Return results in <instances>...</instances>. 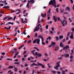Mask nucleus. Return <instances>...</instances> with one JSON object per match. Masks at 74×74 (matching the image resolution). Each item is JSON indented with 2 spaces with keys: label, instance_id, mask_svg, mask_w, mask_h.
Returning a JSON list of instances; mask_svg holds the SVG:
<instances>
[{
  "label": "nucleus",
  "instance_id": "f257e3e1",
  "mask_svg": "<svg viewBox=\"0 0 74 74\" xmlns=\"http://www.w3.org/2000/svg\"><path fill=\"white\" fill-rule=\"evenodd\" d=\"M49 5H52L53 7H54V8H56V1H55V0H51L49 2Z\"/></svg>",
  "mask_w": 74,
  "mask_h": 74
},
{
  "label": "nucleus",
  "instance_id": "f03ea898",
  "mask_svg": "<svg viewBox=\"0 0 74 74\" xmlns=\"http://www.w3.org/2000/svg\"><path fill=\"white\" fill-rule=\"evenodd\" d=\"M67 21L64 20L62 21V25L63 26H64L65 25H66L67 23Z\"/></svg>",
  "mask_w": 74,
  "mask_h": 74
},
{
  "label": "nucleus",
  "instance_id": "7ed1b4c3",
  "mask_svg": "<svg viewBox=\"0 0 74 74\" xmlns=\"http://www.w3.org/2000/svg\"><path fill=\"white\" fill-rule=\"evenodd\" d=\"M40 29V27H38V25H37L36 27L34 28V32H36V31H38Z\"/></svg>",
  "mask_w": 74,
  "mask_h": 74
},
{
  "label": "nucleus",
  "instance_id": "20e7f679",
  "mask_svg": "<svg viewBox=\"0 0 74 74\" xmlns=\"http://www.w3.org/2000/svg\"><path fill=\"white\" fill-rule=\"evenodd\" d=\"M37 63L39 66H41L43 69L45 68L44 65H43V64H42L40 63L39 62H37Z\"/></svg>",
  "mask_w": 74,
  "mask_h": 74
},
{
  "label": "nucleus",
  "instance_id": "39448f33",
  "mask_svg": "<svg viewBox=\"0 0 74 74\" xmlns=\"http://www.w3.org/2000/svg\"><path fill=\"white\" fill-rule=\"evenodd\" d=\"M30 3V1H27V3L26 5L27 7V8H29V4Z\"/></svg>",
  "mask_w": 74,
  "mask_h": 74
},
{
  "label": "nucleus",
  "instance_id": "423d86ee",
  "mask_svg": "<svg viewBox=\"0 0 74 74\" xmlns=\"http://www.w3.org/2000/svg\"><path fill=\"white\" fill-rule=\"evenodd\" d=\"M69 48V45H67V46L64 47L63 49V50L64 51V50H66V49H68V48Z\"/></svg>",
  "mask_w": 74,
  "mask_h": 74
},
{
  "label": "nucleus",
  "instance_id": "0eeeda50",
  "mask_svg": "<svg viewBox=\"0 0 74 74\" xmlns=\"http://www.w3.org/2000/svg\"><path fill=\"white\" fill-rule=\"evenodd\" d=\"M51 44L53 45V47H55V45L56 44V43L53 42H51Z\"/></svg>",
  "mask_w": 74,
  "mask_h": 74
},
{
  "label": "nucleus",
  "instance_id": "6e6552de",
  "mask_svg": "<svg viewBox=\"0 0 74 74\" xmlns=\"http://www.w3.org/2000/svg\"><path fill=\"white\" fill-rule=\"evenodd\" d=\"M40 40L39 39H36V43L37 44H40Z\"/></svg>",
  "mask_w": 74,
  "mask_h": 74
},
{
  "label": "nucleus",
  "instance_id": "1a4fd4ad",
  "mask_svg": "<svg viewBox=\"0 0 74 74\" xmlns=\"http://www.w3.org/2000/svg\"><path fill=\"white\" fill-rule=\"evenodd\" d=\"M51 8H50L49 10V11L47 12V14H48V13H49V14L47 15L48 16H49V14L51 13Z\"/></svg>",
  "mask_w": 74,
  "mask_h": 74
},
{
  "label": "nucleus",
  "instance_id": "9d476101",
  "mask_svg": "<svg viewBox=\"0 0 74 74\" xmlns=\"http://www.w3.org/2000/svg\"><path fill=\"white\" fill-rule=\"evenodd\" d=\"M59 66L56 65L55 66H54V68L57 70H58V67H59Z\"/></svg>",
  "mask_w": 74,
  "mask_h": 74
},
{
  "label": "nucleus",
  "instance_id": "9b49d317",
  "mask_svg": "<svg viewBox=\"0 0 74 74\" xmlns=\"http://www.w3.org/2000/svg\"><path fill=\"white\" fill-rule=\"evenodd\" d=\"M41 16L42 17H43V18H44L46 16V13H45L44 15V14H43V13H42L41 14Z\"/></svg>",
  "mask_w": 74,
  "mask_h": 74
},
{
  "label": "nucleus",
  "instance_id": "f8f14e48",
  "mask_svg": "<svg viewBox=\"0 0 74 74\" xmlns=\"http://www.w3.org/2000/svg\"><path fill=\"white\" fill-rule=\"evenodd\" d=\"M68 10L69 11H70V8L69 7H66V10Z\"/></svg>",
  "mask_w": 74,
  "mask_h": 74
},
{
  "label": "nucleus",
  "instance_id": "ddd939ff",
  "mask_svg": "<svg viewBox=\"0 0 74 74\" xmlns=\"http://www.w3.org/2000/svg\"><path fill=\"white\" fill-rule=\"evenodd\" d=\"M60 46L61 47H63V43L62 42H60Z\"/></svg>",
  "mask_w": 74,
  "mask_h": 74
},
{
  "label": "nucleus",
  "instance_id": "4468645a",
  "mask_svg": "<svg viewBox=\"0 0 74 74\" xmlns=\"http://www.w3.org/2000/svg\"><path fill=\"white\" fill-rule=\"evenodd\" d=\"M37 55L38 57H41L42 55L41 53H38Z\"/></svg>",
  "mask_w": 74,
  "mask_h": 74
},
{
  "label": "nucleus",
  "instance_id": "2eb2a0df",
  "mask_svg": "<svg viewBox=\"0 0 74 74\" xmlns=\"http://www.w3.org/2000/svg\"><path fill=\"white\" fill-rule=\"evenodd\" d=\"M70 38H71V39H73L74 38L73 37V34H72L71 36H70Z\"/></svg>",
  "mask_w": 74,
  "mask_h": 74
},
{
  "label": "nucleus",
  "instance_id": "dca6fc26",
  "mask_svg": "<svg viewBox=\"0 0 74 74\" xmlns=\"http://www.w3.org/2000/svg\"><path fill=\"white\" fill-rule=\"evenodd\" d=\"M38 38H41V39H42V38H42V36L39 35L38 36Z\"/></svg>",
  "mask_w": 74,
  "mask_h": 74
},
{
  "label": "nucleus",
  "instance_id": "f3484780",
  "mask_svg": "<svg viewBox=\"0 0 74 74\" xmlns=\"http://www.w3.org/2000/svg\"><path fill=\"white\" fill-rule=\"evenodd\" d=\"M56 48L54 49V51H57L59 49V47L58 46H57L56 47Z\"/></svg>",
  "mask_w": 74,
  "mask_h": 74
},
{
  "label": "nucleus",
  "instance_id": "a211bd4d",
  "mask_svg": "<svg viewBox=\"0 0 74 74\" xmlns=\"http://www.w3.org/2000/svg\"><path fill=\"white\" fill-rule=\"evenodd\" d=\"M60 63V61H59L58 62H57V64L58 66H60L59 65V64Z\"/></svg>",
  "mask_w": 74,
  "mask_h": 74
},
{
  "label": "nucleus",
  "instance_id": "6ab92c4d",
  "mask_svg": "<svg viewBox=\"0 0 74 74\" xmlns=\"http://www.w3.org/2000/svg\"><path fill=\"white\" fill-rule=\"evenodd\" d=\"M30 1V3H34V2H35V1L34 0H31Z\"/></svg>",
  "mask_w": 74,
  "mask_h": 74
},
{
  "label": "nucleus",
  "instance_id": "aec40b11",
  "mask_svg": "<svg viewBox=\"0 0 74 74\" xmlns=\"http://www.w3.org/2000/svg\"><path fill=\"white\" fill-rule=\"evenodd\" d=\"M13 19V18L10 17H9V18L8 19V21H10V20H11V19Z\"/></svg>",
  "mask_w": 74,
  "mask_h": 74
},
{
  "label": "nucleus",
  "instance_id": "412c9836",
  "mask_svg": "<svg viewBox=\"0 0 74 74\" xmlns=\"http://www.w3.org/2000/svg\"><path fill=\"white\" fill-rule=\"evenodd\" d=\"M69 54H67L66 55L65 58H69Z\"/></svg>",
  "mask_w": 74,
  "mask_h": 74
},
{
  "label": "nucleus",
  "instance_id": "4be33fe9",
  "mask_svg": "<svg viewBox=\"0 0 74 74\" xmlns=\"http://www.w3.org/2000/svg\"><path fill=\"white\" fill-rule=\"evenodd\" d=\"M4 8H10V6H4L3 7Z\"/></svg>",
  "mask_w": 74,
  "mask_h": 74
},
{
  "label": "nucleus",
  "instance_id": "5701e85b",
  "mask_svg": "<svg viewBox=\"0 0 74 74\" xmlns=\"http://www.w3.org/2000/svg\"><path fill=\"white\" fill-rule=\"evenodd\" d=\"M13 68H14V66H10L8 67L9 69H12Z\"/></svg>",
  "mask_w": 74,
  "mask_h": 74
},
{
  "label": "nucleus",
  "instance_id": "b1692460",
  "mask_svg": "<svg viewBox=\"0 0 74 74\" xmlns=\"http://www.w3.org/2000/svg\"><path fill=\"white\" fill-rule=\"evenodd\" d=\"M35 55L36 56V58H38V57H37V56H38L37 55H38V53H37V52H35Z\"/></svg>",
  "mask_w": 74,
  "mask_h": 74
},
{
  "label": "nucleus",
  "instance_id": "393cba45",
  "mask_svg": "<svg viewBox=\"0 0 74 74\" xmlns=\"http://www.w3.org/2000/svg\"><path fill=\"white\" fill-rule=\"evenodd\" d=\"M47 66H48V67H49V68H51V67H52V66H50L49 64V63H48L47 64Z\"/></svg>",
  "mask_w": 74,
  "mask_h": 74
},
{
  "label": "nucleus",
  "instance_id": "a878e982",
  "mask_svg": "<svg viewBox=\"0 0 74 74\" xmlns=\"http://www.w3.org/2000/svg\"><path fill=\"white\" fill-rule=\"evenodd\" d=\"M34 49H36L38 51H39V49H38V48L37 47H34Z\"/></svg>",
  "mask_w": 74,
  "mask_h": 74
},
{
  "label": "nucleus",
  "instance_id": "bb28decb",
  "mask_svg": "<svg viewBox=\"0 0 74 74\" xmlns=\"http://www.w3.org/2000/svg\"><path fill=\"white\" fill-rule=\"evenodd\" d=\"M63 38V36H59L60 39H62V38Z\"/></svg>",
  "mask_w": 74,
  "mask_h": 74
},
{
  "label": "nucleus",
  "instance_id": "cd10ccee",
  "mask_svg": "<svg viewBox=\"0 0 74 74\" xmlns=\"http://www.w3.org/2000/svg\"><path fill=\"white\" fill-rule=\"evenodd\" d=\"M70 32H68V33L67 34V37H69V36H70Z\"/></svg>",
  "mask_w": 74,
  "mask_h": 74
},
{
  "label": "nucleus",
  "instance_id": "c85d7f7f",
  "mask_svg": "<svg viewBox=\"0 0 74 74\" xmlns=\"http://www.w3.org/2000/svg\"><path fill=\"white\" fill-rule=\"evenodd\" d=\"M23 46H24V45H21V47L18 48V49H21V48H22V47H23Z\"/></svg>",
  "mask_w": 74,
  "mask_h": 74
},
{
  "label": "nucleus",
  "instance_id": "c756f323",
  "mask_svg": "<svg viewBox=\"0 0 74 74\" xmlns=\"http://www.w3.org/2000/svg\"><path fill=\"white\" fill-rule=\"evenodd\" d=\"M62 74H65V71H62Z\"/></svg>",
  "mask_w": 74,
  "mask_h": 74
},
{
  "label": "nucleus",
  "instance_id": "7c9ffc66",
  "mask_svg": "<svg viewBox=\"0 0 74 74\" xmlns=\"http://www.w3.org/2000/svg\"><path fill=\"white\" fill-rule=\"evenodd\" d=\"M58 10L59 9H58V8H56V11L57 12H59V11H58Z\"/></svg>",
  "mask_w": 74,
  "mask_h": 74
},
{
  "label": "nucleus",
  "instance_id": "2f4dec72",
  "mask_svg": "<svg viewBox=\"0 0 74 74\" xmlns=\"http://www.w3.org/2000/svg\"><path fill=\"white\" fill-rule=\"evenodd\" d=\"M7 18H8V16H6L3 19V20H5L7 19Z\"/></svg>",
  "mask_w": 74,
  "mask_h": 74
},
{
  "label": "nucleus",
  "instance_id": "473e14b6",
  "mask_svg": "<svg viewBox=\"0 0 74 74\" xmlns=\"http://www.w3.org/2000/svg\"><path fill=\"white\" fill-rule=\"evenodd\" d=\"M55 38H56V40L57 41H58L59 37H57V36H56V37H55Z\"/></svg>",
  "mask_w": 74,
  "mask_h": 74
},
{
  "label": "nucleus",
  "instance_id": "72a5a7b5",
  "mask_svg": "<svg viewBox=\"0 0 74 74\" xmlns=\"http://www.w3.org/2000/svg\"><path fill=\"white\" fill-rule=\"evenodd\" d=\"M36 39H35L33 41V43H36Z\"/></svg>",
  "mask_w": 74,
  "mask_h": 74
},
{
  "label": "nucleus",
  "instance_id": "f704fd0d",
  "mask_svg": "<svg viewBox=\"0 0 74 74\" xmlns=\"http://www.w3.org/2000/svg\"><path fill=\"white\" fill-rule=\"evenodd\" d=\"M14 64H19V63L18 62H14Z\"/></svg>",
  "mask_w": 74,
  "mask_h": 74
},
{
  "label": "nucleus",
  "instance_id": "c9c22d12",
  "mask_svg": "<svg viewBox=\"0 0 74 74\" xmlns=\"http://www.w3.org/2000/svg\"><path fill=\"white\" fill-rule=\"evenodd\" d=\"M63 14L65 15L66 14H68V13L67 12H65L63 13Z\"/></svg>",
  "mask_w": 74,
  "mask_h": 74
},
{
  "label": "nucleus",
  "instance_id": "e433bc0d",
  "mask_svg": "<svg viewBox=\"0 0 74 74\" xmlns=\"http://www.w3.org/2000/svg\"><path fill=\"white\" fill-rule=\"evenodd\" d=\"M27 21H24L22 22V23H27Z\"/></svg>",
  "mask_w": 74,
  "mask_h": 74
},
{
  "label": "nucleus",
  "instance_id": "4c0bfd02",
  "mask_svg": "<svg viewBox=\"0 0 74 74\" xmlns=\"http://www.w3.org/2000/svg\"><path fill=\"white\" fill-rule=\"evenodd\" d=\"M14 70L15 71H17V68L16 67H15L14 68Z\"/></svg>",
  "mask_w": 74,
  "mask_h": 74
},
{
  "label": "nucleus",
  "instance_id": "58836bf2",
  "mask_svg": "<svg viewBox=\"0 0 74 74\" xmlns=\"http://www.w3.org/2000/svg\"><path fill=\"white\" fill-rule=\"evenodd\" d=\"M14 51H15V53H16L17 52V50H16V49H14Z\"/></svg>",
  "mask_w": 74,
  "mask_h": 74
},
{
  "label": "nucleus",
  "instance_id": "ea45409f",
  "mask_svg": "<svg viewBox=\"0 0 74 74\" xmlns=\"http://www.w3.org/2000/svg\"><path fill=\"white\" fill-rule=\"evenodd\" d=\"M25 32H26V30H25L23 32V34H24L25 35H26V33Z\"/></svg>",
  "mask_w": 74,
  "mask_h": 74
},
{
  "label": "nucleus",
  "instance_id": "a19ab883",
  "mask_svg": "<svg viewBox=\"0 0 74 74\" xmlns=\"http://www.w3.org/2000/svg\"><path fill=\"white\" fill-rule=\"evenodd\" d=\"M35 63H33L32 64H31V67H32V66H33L34 65Z\"/></svg>",
  "mask_w": 74,
  "mask_h": 74
},
{
  "label": "nucleus",
  "instance_id": "79ce46f5",
  "mask_svg": "<svg viewBox=\"0 0 74 74\" xmlns=\"http://www.w3.org/2000/svg\"><path fill=\"white\" fill-rule=\"evenodd\" d=\"M54 19V22H56V21H57V18H56Z\"/></svg>",
  "mask_w": 74,
  "mask_h": 74
},
{
  "label": "nucleus",
  "instance_id": "37998d69",
  "mask_svg": "<svg viewBox=\"0 0 74 74\" xmlns=\"http://www.w3.org/2000/svg\"><path fill=\"white\" fill-rule=\"evenodd\" d=\"M57 18L58 21H60V18L59 17H58Z\"/></svg>",
  "mask_w": 74,
  "mask_h": 74
},
{
  "label": "nucleus",
  "instance_id": "c03bdc74",
  "mask_svg": "<svg viewBox=\"0 0 74 74\" xmlns=\"http://www.w3.org/2000/svg\"><path fill=\"white\" fill-rule=\"evenodd\" d=\"M46 29H48V25H47L46 26Z\"/></svg>",
  "mask_w": 74,
  "mask_h": 74
},
{
  "label": "nucleus",
  "instance_id": "a18cd8bd",
  "mask_svg": "<svg viewBox=\"0 0 74 74\" xmlns=\"http://www.w3.org/2000/svg\"><path fill=\"white\" fill-rule=\"evenodd\" d=\"M32 42V40H30L28 41V43H30V42Z\"/></svg>",
  "mask_w": 74,
  "mask_h": 74
},
{
  "label": "nucleus",
  "instance_id": "49530a36",
  "mask_svg": "<svg viewBox=\"0 0 74 74\" xmlns=\"http://www.w3.org/2000/svg\"><path fill=\"white\" fill-rule=\"evenodd\" d=\"M64 11V10H62L60 11V12H61V13H63V12Z\"/></svg>",
  "mask_w": 74,
  "mask_h": 74
},
{
  "label": "nucleus",
  "instance_id": "de8ad7c7",
  "mask_svg": "<svg viewBox=\"0 0 74 74\" xmlns=\"http://www.w3.org/2000/svg\"><path fill=\"white\" fill-rule=\"evenodd\" d=\"M70 59H73V56H71L70 57Z\"/></svg>",
  "mask_w": 74,
  "mask_h": 74
},
{
  "label": "nucleus",
  "instance_id": "09e8293b",
  "mask_svg": "<svg viewBox=\"0 0 74 74\" xmlns=\"http://www.w3.org/2000/svg\"><path fill=\"white\" fill-rule=\"evenodd\" d=\"M5 53H1V55H4Z\"/></svg>",
  "mask_w": 74,
  "mask_h": 74
},
{
  "label": "nucleus",
  "instance_id": "8fccbe9b",
  "mask_svg": "<svg viewBox=\"0 0 74 74\" xmlns=\"http://www.w3.org/2000/svg\"><path fill=\"white\" fill-rule=\"evenodd\" d=\"M21 12V11L20 10L19 12H17L16 13V14H19V13H20V12Z\"/></svg>",
  "mask_w": 74,
  "mask_h": 74
},
{
  "label": "nucleus",
  "instance_id": "3c124183",
  "mask_svg": "<svg viewBox=\"0 0 74 74\" xmlns=\"http://www.w3.org/2000/svg\"><path fill=\"white\" fill-rule=\"evenodd\" d=\"M15 12V11H14V10H12L11 11V12H12V13Z\"/></svg>",
  "mask_w": 74,
  "mask_h": 74
},
{
  "label": "nucleus",
  "instance_id": "603ef678",
  "mask_svg": "<svg viewBox=\"0 0 74 74\" xmlns=\"http://www.w3.org/2000/svg\"><path fill=\"white\" fill-rule=\"evenodd\" d=\"M69 21H70V22H72V21H71V18H69Z\"/></svg>",
  "mask_w": 74,
  "mask_h": 74
},
{
  "label": "nucleus",
  "instance_id": "864d4df0",
  "mask_svg": "<svg viewBox=\"0 0 74 74\" xmlns=\"http://www.w3.org/2000/svg\"><path fill=\"white\" fill-rule=\"evenodd\" d=\"M3 5H4V4L0 3V6H3Z\"/></svg>",
  "mask_w": 74,
  "mask_h": 74
},
{
  "label": "nucleus",
  "instance_id": "5fc2aeb1",
  "mask_svg": "<svg viewBox=\"0 0 74 74\" xmlns=\"http://www.w3.org/2000/svg\"><path fill=\"white\" fill-rule=\"evenodd\" d=\"M71 31H72V32H74V28H73L71 29Z\"/></svg>",
  "mask_w": 74,
  "mask_h": 74
},
{
  "label": "nucleus",
  "instance_id": "6e6d98bb",
  "mask_svg": "<svg viewBox=\"0 0 74 74\" xmlns=\"http://www.w3.org/2000/svg\"><path fill=\"white\" fill-rule=\"evenodd\" d=\"M52 47V45L51 44L49 46V47L50 48V47Z\"/></svg>",
  "mask_w": 74,
  "mask_h": 74
},
{
  "label": "nucleus",
  "instance_id": "4d7b16f0",
  "mask_svg": "<svg viewBox=\"0 0 74 74\" xmlns=\"http://www.w3.org/2000/svg\"><path fill=\"white\" fill-rule=\"evenodd\" d=\"M73 52H74V51L73 50H71V53H73Z\"/></svg>",
  "mask_w": 74,
  "mask_h": 74
},
{
  "label": "nucleus",
  "instance_id": "13d9d810",
  "mask_svg": "<svg viewBox=\"0 0 74 74\" xmlns=\"http://www.w3.org/2000/svg\"><path fill=\"white\" fill-rule=\"evenodd\" d=\"M50 33L51 34H53V32H52V31H50Z\"/></svg>",
  "mask_w": 74,
  "mask_h": 74
},
{
  "label": "nucleus",
  "instance_id": "bf43d9fd",
  "mask_svg": "<svg viewBox=\"0 0 74 74\" xmlns=\"http://www.w3.org/2000/svg\"><path fill=\"white\" fill-rule=\"evenodd\" d=\"M16 18V16H15L14 17V18H13V21H14V20H15Z\"/></svg>",
  "mask_w": 74,
  "mask_h": 74
},
{
  "label": "nucleus",
  "instance_id": "052dcab7",
  "mask_svg": "<svg viewBox=\"0 0 74 74\" xmlns=\"http://www.w3.org/2000/svg\"><path fill=\"white\" fill-rule=\"evenodd\" d=\"M41 40H42V42L44 41V39H43V38L41 39Z\"/></svg>",
  "mask_w": 74,
  "mask_h": 74
},
{
  "label": "nucleus",
  "instance_id": "680f3d73",
  "mask_svg": "<svg viewBox=\"0 0 74 74\" xmlns=\"http://www.w3.org/2000/svg\"><path fill=\"white\" fill-rule=\"evenodd\" d=\"M42 45H45V43H44V42H42Z\"/></svg>",
  "mask_w": 74,
  "mask_h": 74
},
{
  "label": "nucleus",
  "instance_id": "e2e57ef3",
  "mask_svg": "<svg viewBox=\"0 0 74 74\" xmlns=\"http://www.w3.org/2000/svg\"><path fill=\"white\" fill-rule=\"evenodd\" d=\"M71 42V41L70 40H69L68 42V44H70Z\"/></svg>",
  "mask_w": 74,
  "mask_h": 74
},
{
  "label": "nucleus",
  "instance_id": "0e129e2a",
  "mask_svg": "<svg viewBox=\"0 0 74 74\" xmlns=\"http://www.w3.org/2000/svg\"><path fill=\"white\" fill-rule=\"evenodd\" d=\"M37 35H38L37 34V33H35V37H36L37 36Z\"/></svg>",
  "mask_w": 74,
  "mask_h": 74
},
{
  "label": "nucleus",
  "instance_id": "69168bd1",
  "mask_svg": "<svg viewBox=\"0 0 74 74\" xmlns=\"http://www.w3.org/2000/svg\"><path fill=\"white\" fill-rule=\"evenodd\" d=\"M18 29V27H16V28H15V32H16V30Z\"/></svg>",
  "mask_w": 74,
  "mask_h": 74
},
{
  "label": "nucleus",
  "instance_id": "338daca9",
  "mask_svg": "<svg viewBox=\"0 0 74 74\" xmlns=\"http://www.w3.org/2000/svg\"><path fill=\"white\" fill-rule=\"evenodd\" d=\"M26 71H24V72H23V74H26Z\"/></svg>",
  "mask_w": 74,
  "mask_h": 74
},
{
  "label": "nucleus",
  "instance_id": "774afa93",
  "mask_svg": "<svg viewBox=\"0 0 74 74\" xmlns=\"http://www.w3.org/2000/svg\"><path fill=\"white\" fill-rule=\"evenodd\" d=\"M57 73H58V74H60V71H58V72H57Z\"/></svg>",
  "mask_w": 74,
  "mask_h": 74
}]
</instances>
